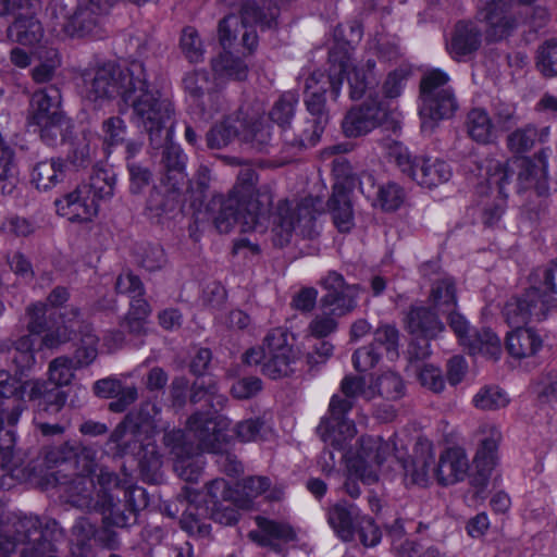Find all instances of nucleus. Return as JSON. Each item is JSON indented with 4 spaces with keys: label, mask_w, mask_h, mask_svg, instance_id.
I'll use <instances>...</instances> for the list:
<instances>
[{
    "label": "nucleus",
    "mask_w": 557,
    "mask_h": 557,
    "mask_svg": "<svg viewBox=\"0 0 557 557\" xmlns=\"http://www.w3.org/2000/svg\"><path fill=\"white\" fill-rule=\"evenodd\" d=\"M81 369L76 367L74 360L67 356H60L49 362L48 383L62 387L71 384L75 376V371Z\"/></svg>",
    "instance_id": "6e6d98bb"
},
{
    "label": "nucleus",
    "mask_w": 557,
    "mask_h": 557,
    "mask_svg": "<svg viewBox=\"0 0 557 557\" xmlns=\"http://www.w3.org/2000/svg\"><path fill=\"white\" fill-rule=\"evenodd\" d=\"M298 103V96L296 92H284L273 104L269 116L278 126L285 129L290 124L295 115V108Z\"/></svg>",
    "instance_id": "052dcab7"
},
{
    "label": "nucleus",
    "mask_w": 557,
    "mask_h": 557,
    "mask_svg": "<svg viewBox=\"0 0 557 557\" xmlns=\"http://www.w3.org/2000/svg\"><path fill=\"white\" fill-rule=\"evenodd\" d=\"M371 437H362L360 440V451L358 454V458L350 462L348 466V470L352 471V474L360 480L364 484H373L377 481V472L372 468V463L381 467L385 461L379 462L375 458L376 451L366 450L364 449V441L370 440Z\"/></svg>",
    "instance_id": "49530a36"
},
{
    "label": "nucleus",
    "mask_w": 557,
    "mask_h": 557,
    "mask_svg": "<svg viewBox=\"0 0 557 557\" xmlns=\"http://www.w3.org/2000/svg\"><path fill=\"white\" fill-rule=\"evenodd\" d=\"M339 315L333 314V311L329 309L321 308L319 306V312L314 315V318L310 321L308 325V332L311 336L317 338H323L337 330V319Z\"/></svg>",
    "instance_id": "69168bd1"
},
{
    "label": "nucleus",
    "mask_w": 557,
    "mask_h": 557,
    "mask_svg": "<svg viewBox=\"0 0 557 557\" xmlns=\"http://www.w3.org/2000/svg\"><path fill=\"white\" fill-rule=\"evenodd\" d=\"M535 65L543 76H557V39H548L537 48Z\"/></svg>",
    "instance_id": "680f3d73"
},
{
    "label": "nucleus",
    "mask_w": 557,
    "mask_h": 557,
    "mask_svg": "<svg viewBox=\"0 0 557 557\" xmlns=\"http://www.w3.org/2000/svg\"><path fill=\"white\" fill-rule=\"evenodd\" d=\"M185 91L193 98L203 114L212 117L223 106V99L220 94L211 91L209 74L205 71H194L186 74L183 79Z\"/></svg>",
    "instance_id": "6ab92c4d"
},
{
    "label": "nucleus",
    "mask_w": 557,
    "mask_h": 557,
    "mask_svg": "<svg viewBox=\"0 0 557 557\" xmlns=\"http://www.w3.org/2000/svg\"><path fill=\"white\" fill-rule=\"evenodd\" d=\"M483 34L475 22L460 21L455 25L447 51L454 60L467 61L481 48Z\"/></svg>",
    "instance_id": "4be33fe9"
},
{
    "label": "nucleus",
    "mask_w": 557,
    "mask_h": 557,
    "mask_svg": "<svg viewBox=\"0 0 557 557\" xmlns=\"http://www.w3.org/2000/svg\"><path fill=\"white\" fill-rule=\"evenodd\" d=\"M17 525L18 532L21 529L24 531L23 537L18 540L24 543L21 557H57L54 545L45 537L37 517L18 518Z\"/></svg>",
    "instance_id": "393cba45"
},
{
    "label": "nucleus",
    "mask_w": 557,
    "mask_h": 557,
    "mask_svg": "<svg viewBox=\"0 0 557 557\" xmlns=\"http://www.w3.org/2000/svg\"><path fill=\"white\" fill-rule=\"evenodd\" d=\"M190 401L193 404L205 401L216 410L218 408H223L226 398L219 394L215 382L209 379L208 382L205 380H197L193 384Z\"/></svg>",
    "instance_id": "13d9d810"
},
{
    "label": "nucleus",
    "mask_w": 557,
    "mask_h": 557,
    "mask_svg": "<svg viewBox=\"0 0 557 557\" xmlns=\"http://www.w3.org/2000/svg\"><path fill=\"white\" fill-rule=\"evenodd\" d=\"M255 24H260L261 27L270 28L272 27V24H274V20H265L259 7L255 2L248 1L242 7L240 17L231 14L220 22L219 37L223 48L225 49L232 45V41L235 38L233 33L237 32L239 25L243 28H246L252 27Z\"/></svg>",
    "instance_id": "5701e85b"
},
{
    "label": "nucleus",
    "mask_w": 557,
    "mask_h": 557,
    "mask_svg": "<svg viewBox=\"0 0 557 557\" xmlns=\"http://www.w3.org/2000/svg\"><path fill=\"white\" fill-rule=\"evenodd\" d=\"M97 528L88 518H78L71 531V549L76 557H85L90 548V542L96 537Z\"/></svg>",
    "instance_id": "8fccbe9b"
},
{
    "label": "nucleus",
    "mask_w": 557,
    "mask_h": 557,
    "mask_svg": "<svg viewBox=\"0 0 557 557\" xmlns=\"http://www.w3.org/2000/svg\"><path fill=\"white\" fill-rule=\"evenodd\" d=\"M61 100V90L55 85L37 89L30 98L28 124L36 127L47 145L55 144L67 124Z\"/></svg>",
    "instance_id": "6e6552de"
},
{
    "label": "nucleus",
    "mask_w": 557,
    "mask_h": 557,
    "mask_svg": "<svg viewBox=\"0 0 557 557\" xmlns=\"http://www.w3.org/2000/svg\"><path fill=\"white\" fill-rule=\"evenodd\" d=\"M231 421L223 416L195 412L187 421V431L198 442V448L208 453H221L227 442Z\"/></svg>",
    "instance_id": "ddd939ff"
},
{
    "label": "nucleus",
    "mask_w": 557,
    "mask_h": 557,
    "mask_svg": "<svg viewBox=\"0 0 557 557\" xmlns=\"http://www.w3.org/2000/svg\"><path fill=\"white\" fill-rule=\"evenodd\" d=\"M87 193L100 205V201L110 200L115 190L116 174L111 168L96 166L89 177V182L81 184Z\"/></svg>",
    "instance_id": "58836bf2"
},
{
    "label": "nucleus",
    "mask_w": 557,
    "mask_h": 557,
    "mask_svg": "<svg viewBox=\"0 0 557 557\" xmlns=\"http://www.w3.org/2000/svg\"><path fill=\"white\" fill-rule=\"evenodd\" d=\"M542 347L541 337L529 327H516L508 333L506 338V348L508 352L517 358L522 359L536 354Z\"/></svg>",
    "instance_id": "e433bc0d"
},
{
    "label": "nucleus",
    "mask_w": 557,
    "mask_h": 557,
    "mask_svg": "<svg viewBox=\"0 0 557 557\" xmlns=\"http://www.w3.org/2000/svg\"><path fill=\"white\" fill-rule=\"evenodd\" d=\"M429 302L441 314L455 310L457 306L456 286L450 276H444L433 283Z\"/></svg>",
    "instance_id": "c03bdc74"
},
{
    "label": "nucleus",
    "mask_w": 557,
    "mask_h": 557,
    "mask_svg": "<svg viewBox=\"0 0 557 557\" xmlns=\"http://www.w3.org/2000/svg\"><path fill=\"white\" fill-rule=\"evenodd\" d=\"M529 280L542 294H557V259L545 267L536 268Z\"/></svg>",
    "instance_id": "e2e57ef3"
},
{
    "label": "nucleus",
    "mask_w": 557,
    "mask_h": 557,
    "mask_svg": "<svg viewBox=\"0 0 557 557\" xmlns=\"http://www.w3.org/2000/svg\"><path fill=\"white\" fill-rule=\"evenodd\" d=\"M355 400L341 395H333L329 405V417L323 418L317 428L320 438L335 449H344L347 441L357 433L352 420L346 414L352 409Z\"/></svg>",
    "instance_id": "f8f14e48"
},
{
    "label": "nucleus",
    "mask_w": 557,
    "mask_h": 557,
    "mask_svg": "<svg viewBox=\"0 0 557 557\" xmlns=\"http://www.w3.org/2000/svg\"><path fill=\"white\" fill-rule=\"evenodd\" d=\"M361 517L359 509L346 502H338L327 509V523L345 542L354 539L355 523L357 524Z\"/></svg>",
    "instance_id": "473e14b6"
},
{
    "label": "nucleus",
    "mask_w": 557,
    "mask_h": 557,
    "mask_svg": "<svg viewBox=\"0 0 557 557\" xmlns=\"http://www.w3.org/2000/svg\"><path fill=\"white\" fill-rule=\"evenodd\" d=\"M115 0H81L79 5L64 30L70 35H91L100 18L109 12Z\"/></svg>",
    "instance_id": "412c9836"
},
{
    "label": "nucleus",
    "mask_w": 557,
    "mask_h": 557,
    "mask_svg": "<svg viewBox=\"0 0 557 557\" xmlns=\"http://www.w3.org/2000/svg\"><path fill=\"white\" fill-rule=\"evenodd\" d=\"M240 111L236 117L228 116L221 123L215 124L207 134V144L211 149L226 147L235 137L240 138L242 127Z\"/></svg>",
    "instance_id": "a18cd8bd"
},
{
    "label": "nucleus",
    "mask_w": 557,
    "mask_h": 557,
    "mask_svg": "<svg viewBox=\"0 0 557 557\" xmlns=\"http://www.w3.org/2000/svg\"><path fill=\"white\" fill-rule=\"evenodd\" d=\"M360 191L372 200V206L385 212L396 211L405 201L404 188L395 182H387L375 187L374 176L362 173L359 182Z\"/></svg>",
    "instance_id": "a211bd4d"
},
{
    "label": "nucleus",
    "mask_w": 557,
    "mask_h": 557,
    "mask_svg": "<svg viewBox=\"0 0 557 557\" xmlns=\"http://www.w3.org/2000/svg\"><path fill=\"white\" fill-rule=\"evenodd\" d=\"M141 81L143 86H135L127 104L133 109V121L148 133L151 147L159 149L172 138L173 108L168 100L161 98L158 89L150 87L146 70Z\"/></svg>",
    "instance_id": "7ed1b4c3"
},
{
    "label": "nucleus",
    "mask_w": 557,
    "mask_h": 557,
    "mask_svg": "<svg viewBox=\"0 0 557 557\" xmlns=\"http://www.w3.org/2000/svg\"><path fill=\"white\" fill-rule=\"evenodd\" d=\"M411 75L412 69L407 63H401L398 67L388 72L381 88L384 98H398L403 94Z\"/></svg>",
    "instance_id": "bf43d9fd"
},
{
    "label": "nucleus",
    "mask_w": 557,
    "mask_h": 557,
    "mask_svg": "<svg viewBox=\"0 0 557 557\" xmlns=\"http://www.w3.org/2000/svg\"><path fill=\"white\" fill-rule=\"evenodd\" d=\"M449 77L441 70L426 72L420 83L421 128L432 129L434 123L453 116L457 102L453 89L448 86Z\"/></svg>",
    "instance_id": "0eeeda50"
},
{
    "label": "nucleus",
    "mask_w": 557,
    "mask_h": 557,
    "mask_svg": "<svg viewBox=\"0 0 557 557\" xmlns=\"http://www.w3.org/2000/svg\"><path fill=\"white\" fill-rule=\"evenodd\" d=\"M466 129L470 138L481 145H487L496 138L492 119L487 111L481 108H474L468 112Z\"/></svg>",
    "instance_id": "ea45409f"
},
{
    "label": "nucleus",
    "mask_w": 557,
    "mask_h": 557,
    "mask_svg": "<svg viewBox=\"0 0 557 557\" xmlns=\"http://www.w3.org/2000/svg\"><path fill=\"white\" fill-rule=\"evenodd\" d=\"M399 333L397 329L389 324L379 326L373 333L372 346L377 350L384 349L391 359L398 356Z\"/></svg>",
    "instance_id": "0e129e2a"
},
{
    "label": "nucleus",
    "mask_w": 557,
    "mask_h": 557,
    "mask_svg": "<svg viewBox=\"0 0 557 557\" xmlns=\"http://www.w3.org/2000/svg\"><path fill=\"white\" fill-rule=\"evenodd\" d=\"M42 36V26L33 15H20L8 28V37L12 41L25 46H33L39 42Z\"/></svg>",
    "instance_id": "79ce46f5"
},
{
    "label": "nucleus",
    "mask_w": 557,
    "mask_h": 557,
    "mask_svg": "<svg viewBox=\"0 0 557 557\" xmlns=\"http://www.w3.org/2000/svg\"><path fill=\"white\" fill-rule=\"evenodd\" d=\"M258 173L249 168H243L236 183L221 201L220 210L214 218V225L220 233H228L235 224L242 232L264 233L270 222L276 245L287 244L295 231L310 235L318 213L320 202L311 196L301 199H282L273 213V190L270 185L257 187Z\"/></svg>",
    "instance_id": "f257e3e1"
},
{
    "label": "nucleus",
    "mask_w": 557,
    "mask_h": 557,
    "mask_svg": "<svg viewBox=\"0 0 557 557\" xmlns=\"http://www.w3.org/2000/svg\"><path fill=\"white\" fill-rule=\"evenodd\" d=\"M387 158L399 170L408 175L418 185L432 188L446 183L451 177L448 163L438 159L411 158L408 149L400 143H393L387 147Z\"/></svg>",
    "instance_id": "1a4fd4ad"
},
{
    "label": "nucleus",
    "mask_w": 557,
    "mask_h": 557,
    "mask_svg": "<svg viewBox=\"0 0 557 557\" xmlns=\"http://www.w3.org/2000/svg\"><path fill=\"white\" fill-rule=\"evenodd\" d=\"M299 351L295 347V337L286 327H274L263 338L262 346L250 348L244 355L245 363L261 366V372L276 380L288 376L295 371Z\"/></svg>",
    "instance_id": "39448f33"
},
{
    "label": "nucleus",
    "mask_w": 557,
    "mask_h": 557,
    "mask_svg": "<svg viewBox=\"0 0 557 557\" xmlns=\"http://www.w3.org/2000/svg\"><path fill=\"white\" fill-rule=\"evenodd\" d=\"M25 393L29 400L37 401L39 412L58 413L64 407L67 399V394L61 387L52 385L45 380L26 381Z\"/></svg>",
    "instance_id": "cd10ccee"
},
{
    "label": "nucleus",
    "mask_w": 557,
    "mask_h": 557,
    "mask_svg": "<svg viewBox=\"0 0 557 557\" xmlns=\"http://www.w3.org/2000/svg\"><path fill=\"white\" fill-rule=\"evenodd\" d=\"M94 467L90 460L86 466L88 474H79L66 485V500L83 510L113 513L116 505L110 492L119 487L120 480L113 472L101 469L96 484L94 478L89 475L94 472Z\"/></svg>",
    "instance_id": "423d86ee"
},
{
    "label": "nucleus",
    "mask_w": 557,
    "mask_h": 557,
    "mask_svg": "<svg viewBox=\"0 0 557 557\" xmlns=\"http://www.w3.org/2000/svg\"><path fill=\"white\" fill-rule=\"evenodd\" d=\"M507 393L496 385L483 386L473 396L472 404L480 410H499L508 406Z\"/></svg>",
    "instance_id": "5fc2aeb1"
},
{
    "label": "nucleus",
    "mask_w": 557,
    "mask_h": 557,
    "mask_svg": "<svg viewBox=\"0 0 557 557\" xmlns=\"http://www.w3.org/2000/svg\"><path fill=\"white\" fill-rule=\"evenodd\" d=\"M364 449L376 451L375 458L379 462L395 459L404 471V483L406 486H426L432 478L433 466L435 465V453L429 441H419L413 454L406 458V449L398 446L395 438L384 441L382 438H370L364 441Z\"/></svg>",
    "instance_id": "20e7f679"
},
{
    "label": "nucleus",
    "mask_w": 557,
    "mask_h": 557,
    "mask_svg": "<svg viewBox=\"0 0 557 557\" xmlns=\"http://www.w3.org/2000/svg\"><path fill=\"white\" fill-rule=\"evenodd\" d=\"M321 285L326 290L320 299L321 308L329 309L339 317L355 310L361 290L358 284H348L341 273L329 271L321 280Z\"/></svg>",
    "instance_id": "4468645a"
},
{
    "label": "nucleus",
    "mask_w": 557,
    "mask_h": 557,
    "mask_svg": "<svg viewBox=\"0 0 557 557\" xmlns=\"http://www.w3.org/2000/svg\"><path fill=\"white\" fill-rule=\"evenodd\" d=\"M469 461L460 448H448L441 454L437 467L433 466V474L442 485L461 481L468 471Z\"/></svg>",
    "instance_id": "2f4dec72"
},
{
    "label": "nucleus",
    "mask_w": 557,
    "mask_h": 557,
    "mask_svg": "<svg viewBox=\"0 0 557 557\" xmlns=\"http://www.w3.org/2000/svg\"><path fill=\"white\" fill-rule=\"evenodd\" d=\"M81 310L76 307H71L62 313V324L55 329H47L41 337V347L54 349L62 344L67 343L72 338V334L81 327Z\"/></svg>",
    "instance_id": "72a5a7b5"
},
{
    "label": "nucleus",
    "mask_w": 557,
    "mask_h": 557,
    "mask_svg": "<svg viewBox=\"0 0 557 557\" xmlns=\"http://www.w3.org/2000/svg\"><path fill=\"white\" fill-rule=\"evenodd\" d=\"M54 205L57 212L72 222H89L98 215L100 208L82 185L55 199Z\"/></svg>",
    "instance_id": "aec40b11"
},
{
    "label": "nucleus",
    "mask_w": 557,
    "mask_h": 557,
    "mask_svg": "<svg viewBox=\"0 0 557 557\" xmlns=\"http://www.w3.org/2000/svg\"><path fill=\"white\" fill-rule=\"evenodd\" d=\"M480 446L474 457V463L480 475L485 480L497 459V449L502 440L499 429L494 424H483L480 426Z\"/></svg>",
    "instance_id": "7c9ffc66"
},
{
    "label": "nucleus",
    "mask_w": 557,
    "mask_h": 557,
    "mask_svg": "<svg viewBox=\"0 0 557 557\" xmlns=\"http://www.w3.org/2000/svg\"><path fill=\"white\" fill-rule=\"evenodd\" d=\"M351 191V183L337 181L333 185L332 195L327 200V209L341 232H348L354 224V211L350 200Z\"/></svg>",
    "instance_id": "c85d7f7f"
},
{
    "label": "nucleus",
    "mask_w": 557,
    "mask_h": 557,
    "mask_svg": "<svg viewBox=\"0 0 557 557\" xmlns=\"http://www.w3.org/2000/svg\"><path fill=\"white\" fill-rule=\"evenodd\" d=\"M17 181L15 151L0 135V195H11Z\"/></svg>",
    "instance_id": "37998d69"
},
{
    "label": "nucleus",
    "mask_w": 557,
    "mask_h": 557,
    "mask_svg": "<svg viewBox=\"0 0 557 557\" xmlns=\"http://www.w3.org/2000/svg\"><path fill=\"white\" fill-rule=\"evenodd\" d=\"M64 166L59 158L40 161L33 168L30 182L38 190H49L64 180Z\"/></svg>",
    "instance_id": "4c0bfd02"
},
{
    "label": "nucleus",
    "mask_w": 557,
    "mask_h": 557,
    "mask_svg": "<svg viewBox=\"0 0 557 557\" xmlns=\"http://www.w3.org/2000/svg\"><path fill=\"white\" fill-rule=\"evenodd\" d=\"M386 112L376 100L364 101L351 108L345 115L342 127L347 137L367 135L376 128L385 119Z\"/></svg>",
    "instance_id": "f3484780"
},
{
    "label": "nucleus",
    "mask_w": 557,
    "mask_h": 557,
    "mask_svg": "<svg viewBox=\"0 0 557 557\" xmlns=\"http://www.w3.org/2000/svg\"><path fill=\"white\" fill-rule=\"evenodd\" d=\"M500 168L507 173V185L511 176L517 173V190L519 193L534 189L539 196L547 194L545 164L540 166L527 158H512L505 163L500 162Z\"/></svg>",
    "instance_id": "dca6fc26"
},
{
    "label": "nucleus",
    "mask_w": 557,
    "mask_h": 557,
    "mask_svg": "<svg viewBox=\"0 0 557 557\" xmlns=\"http://www.w3.org/2000/svg\"><path fill=\"white\" fill-rule=\"evenodd\" d=\"M165 146L162 153V163L164 174L161 178V184L169 193H177L186 183V160L187 157L183 150L173 144H164Z\"/></svg>",
    "instance_id": "c756f323"
},
{
    "label": "nucleus",
    "mask_w": 557,
    "mask_h": 557,
    "mask_svg": "<svg viewBox=\"0 0 557 557\" xmlns=\"http://www.w3.org/2000/svg\"><path fill=\"white\" fill-rule=\"evenodd\" d=\"M343 79L323 73H313L306 81L305 104L307 111L313 116V129L309 137L301 139L302 145H317L329 122L325 94L330 89L333 99L341 94Z\"/></svg>",
    "instance_id": "9d476101"
},
{
    "label": "nucleus",
    "mask_w": 557,
    "mask_h": 557,
    "mask_svg": "<svg viewBox=\"0 0 557 557\" xmlns=\"http://www.w3.org/2000/svg\"><path fill=\"white\" fill-rule=\"evenodd\" d=\"M481 175L484 176L492 203H484L483 222L492 226L497 223L506 207L507 199V173L500 168V161L496 159H486L480 168Z\"/></svg>",
    "instance_id": "2eb2a0df"
},
{
    "label": "nucleus",
    "mask_w": 557,
    "mask_h": 557,
    "mask_svg": "<svg viewBox=\"0 0 557 557\" xmlns=\"http://www.w3.org/2000/svg\"><path fill=\"white\" fill-rule=\"evenodd\" d=\"M78 330L82 333V337L72 359L76 367L83 368L92 363L97 358L99 339L89 325H83V321Z\"/></svg>",
    "instance_id": "3c124183"
},
{
    "label": "nucleus",
    "mask_w": 557,
    "mask_h": 557,
    "mask_svg": "<svg viewBox=\"0 0 557 557\" xmlns=\"http://www.w3.org/2000/svg\"><path fill=\"white\" fill-rule=\"evenodd\" d=\"M432 306L411 307L406 319L408 332L417 338L435 339L444 332L445 324Z\"/></svg>",
    "instance_id": "bb28decb"
},
{
    "label": "nucleus",
    "mask_w": 557,
    "mask_h": 557,
    "mask_svg": "<svg viewBox=\"0 0 557 557\" xmlns=\"http://www.w3.org/2000/svg\"><path fill=\"white\" fill-rule=\"evenodd\" d=\"M258 530H251L248 539L260 547H269L277 550L280 543H288L296 540V532L290 524L271 520L261 516L255 519Z\"/></svg>",
    "instance_id": "b1692460"
},
{
    "label": "nucleus",
    "mask_w": 557,
    "mask_h": 557,
    "mask_svg": "<svg viewBox=\"0 0 557 557\" xmlns=\"http://www.w3.org/2000/svg\"><path fill=\"white\" fill-rule=\"evenodd\" d=\"M553 311L557 312V298L542 294L531 284L525 292L506 301L503 315L508 325L521 327L544 320Z\"/></svg>",
    "instance_id": "9b49d317"
},
{
    "label": "nucleus",
    "mask_w": 557,
    "mask_h": 557,
    "mask_svg": "<svg viewBox=\"0 0 557 557\" xmlns=\"http://www.w3.org/2000/svg\"><path fill=\"white\" fill-rule=\"evenodd\" d=\"M463 346L472 355L481 354L492 359H497L502 354L499 337L488 329L473 333Z\"/></svg>",
    "instance_id": "09e8293b"
},
{
    "label": "nucleus",
    "mask_w": 557,
    "mask_h": 557,
    "mask_svg": "<svg viewBox=\"0 0 557 557\" xmlns=\"http://www.w3.org/2000/svg\"><path fill=\"white\" fill-rule=\"evenodd\" d=\"M209 521L210 511L208 506L189 503L182 515L181 527L189 535L206 537L211 530Z\"/></svg>",
    "instance_id": "a19ab883"
},
{
    "label": "nucleus",
    "mask_w": 557,
    "mask_h": 557,
    "mask_svg": "<svg viewBox=\"0 0 557 557\" xmlns=\"http://www.w3.org/2000/svg\"><path fill=\"white\" fill-rule=\"evenodd\" d=\"M96 148L92 135L82 133L72 140L66 159L75 169H85L92 162Z\"/></svg>",
    "instance_id": "de8ad7c7"
},
{
    "label": "nucleus",
    "mask_w": 557,
    "mask_h": 557,
    "mask_svg": "<svg viewBox=\"0 0 557 557\" xmlns=\"http://www.w3.org/2000/svg\"><path fill=\"white\" fill-rule=\"evenodd\" d=\"M234 431L243 443L263 441L272 435V428L260 418L243 420L236 424Z\"/></svg>",
    "instance_id": "4d7b16f0"
},
{
    "label": "nucleus",
    "mask_w": 557,
    "mask_h": 557,
    "mask_svg": "<svg viewBox=\"0 0 557 557\" xmlns=\"http://www.w3.org/2000/svg\"><path fill=\"white\" fill-rule=\"evenodd\" d=\"M145 70L144 63L137 60L126 66L113 61L90 64L81 72V94L98 106L116 98L128 103L135 86H143Z\"/></svg>",
    "instance_id": "f03ea898"
},
{
    "label": "nucleus",
    "mask_w": 557,
    "mask_h": 557,
    "mask_svg": "<svg viewBox=\"0 0 557 557\" xmlns=\"http://www.w3.org/2000/svg\"><path fill=\"white\" fill-rule=\"evenodd\" d=\"M35 341L34 336L26 334L16 339L9 349L10 359L20 371L28 370L35 364Z\"/></svg>",
    "instance_id": "864d4df0"
},
{
    "label": "nucleus",
    "mask_w": 557,
    "mask_h": 557,
    "mask_svg": "<svg viewBox=\"0 0 557 557\" xmlns=\"http://www.w3.org/2000/svg\"><path fill=\"white\" fill-rule=\"evenodd\" d=\"M212 70L218 77H227L232 79L243 81L247 77L248 66L239 59L232 55L230 52L221 53L211 62Z\"/></svg>",
    "instance_id": "603ef678"
},
{
    "label": "nucleus",
    "mask_w": 557,
    "mask_h": 557,
    "mask_svg": "<svg viewBox=\"0 0 557 557\" xmlns=\"http://www.w3.org/2000/svg\"><path fill=\"white\" fill-rule=\"evenodd\" d=\"M375 391V396L380 395L386 399L395 400L404 395V383L401 377L394 372H386L379 376L371 385Z\"/></svg>",
    "instance_id": "338daca9"
},
{
    "label": "nucleus",
    "mask_w": 557,
    "mask_h": 557,
    "mask_svg": "<svg viewBox=\"0 0 557 557\" xmlns=\"http://www.w3.org/2000/svg\"><path fill=\"white\" fill-rule=\"evenodd\" d=\"M549 135L550 128L548 126L537 127L533 124H527L511 132L506 138V145L513 153H524L536 144L546 143Z\"/></svg>",
    "instance_id": "f704fd0d"
},
{
    "label": "nucleus",
    "mask_w": 557,
    "mask_h": 557,
    "mask_svg": "<svg viewBox=\"0 0 557 557\" xmlns=\"http://www.w3.org/2000/svg\"><path fill=\"white\" fill-rule=\"evenodd\" d=\"M103 145L115 147L125 143L127 126L120 116H111L102 122Z\"/></svg>",
    "instance_id": "774afa93"
},
{
    "label": "nucleus",
    "mask_w": 557,
    "mask_h": 557,
    "mask_svg": "<svg viewBox=\"0 0 557 557\" xmlns=\"http://www.w3.org/2000/svg\"><path fill=\"white\" fill-rule=\"evenodd\" d=\"M261 111L258 109L249 112L248 109L240 108V139L259 152H269L272 140L271 126L263 122Z\"/></svg>",
    "instance_id": "a878e982"
},
{
    "label": "nucleus",
    "mask_w": 557,
    "mask_h": 557,
    "mask_svg": "<svg viewBox=\"0 0 557 557\" xmlns=\"http://www.w3.org/2000/svg\"><path fill=\"white\" fill-rule=\"evenodd\" d=\"M375 61L368 60L362 65L350 66L347 63L339 65V72L346 74L349 95L351 99H360L367 89L375 83Z\"/></svg>",
    "instance_id": "c9c22d12"
}]
</instances>
